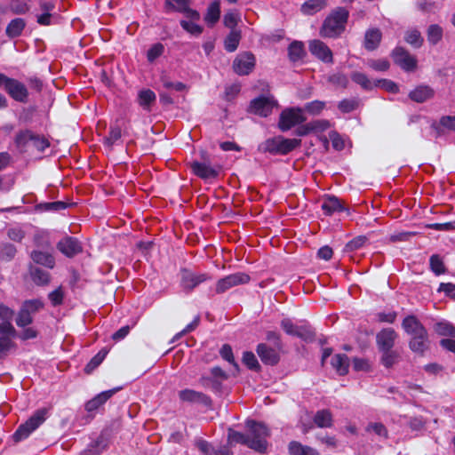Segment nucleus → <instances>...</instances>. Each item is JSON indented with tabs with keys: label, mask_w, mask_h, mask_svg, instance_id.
I'll list each match as a JSON object with an SVG mask.
<instances>
[{
	"label": "nucleus",
	"mask_w": 455,
	"mask_h": 455,
	"mask_svg": "<svg viewBox=\"0 0 455 455\" xmlns=\"http://www.w3.org/2000/svg\"><path fill=\"white\" fill-rule=\"evenodd\" d=\"M246 427L249 431L248 435L229 429L228 435V443L245 444L259 452L266 451L267 446V438L269 436V430L267 426L254 420H247Z\"/></svg>",
	"instance_id": "obj_1"
},
{
	"label": "nucleus",
	"mask_w": 455,
	"mask_h": 455,
	"mask_svg": "<svg viewBox=\"0 0 455 455\" xmlns=\"http://www.w3.org/2000/svg\"><path fill=\"white\" fill-rule=\"evenodd\" d=\"M348 12L344 8H338L328 16L321 28V36L323 37H336L345 30Z\"/></svg>",
	"instance_id": "obj_2"
},
{
	"label": "nucleus",
	"mask_w": 455,
	"mask_h": 455,
	"mask_svg": "<svg viewBox=\"0 0 455 455\" xmlns=\"http://www.w3.org/2000/svg\"><path fill=\"white\" fill-rule=\"evenodd\" d=\"M300 144L301 140L299 139H286L283 136H276L264 141L260 149L273 155H286L299 147Z\"/></svg>",
	"instance_id": "obj_3"
},
{
	"label": "nucleus",
	"mask_w": 455,
	"mask_h": 455,
	"mask_svg": "<svg viewBox=\"0 0 455 455\" xmlns=\"http://www.w3.org/2000/svg\"><path fill=\"white\" fill-rule=\"evenodd\" d=\"M306 121L304 110L300 108H288L283 109L279 116L278 128L282 132L290 131L291 128L303 124Z\"/></svg>",
	"instance_id": "obj_4"
},
{
	"label": "nucleus",
	"mask_w": 455,
	"mask_h": 455,
	"mask_svg": "<svg viewBox=\"0 0 455 455\" xmlns=\"http://www.w3.org/2000/svg\"><path fill=\"white\" fill-rule=\"evenodd\" d=\"M47 411L45 409L39 410L23 425L20 426L13 438L15 442L27 438L34 430H36L46 419Z\"/></svg>",
	"instance_id": "obj_5"
},
{
	"label": "nucleus",
	"mask_w": 455,
	"mask_h": 455,
	"mask_svg": "<svg viewBox=\"0 0 455 455\" xmlns=\"http://www.w3.org/2000/svg\"><path fill=\"white\" fill-rule=\"evenodd\" d=\"M249 275L243 272H236L220 279L216 283V292L223 293L228 290L250 282Z\"/></svg>",
	"instance_id": "obj_6"
},
{
	"label": "nucleus",
	"mask_w": 455,
	"mask_h": 455,
	"mask_svg": "<svg viewBox=\"0 0 455 455\" xmlns=\"http://www.w3.org/2000/svg\"><path fill=\"white\" fill-rule=\"evenodd\" d=\"M190 0H165L164 7L167 12H177L182 13L185 18L200 20V13L190 8Z\"/></svg>",
	"instance_id": "obj_7"
},
{
	"label": "nucleus",
	"mask_w": 455,
	"mask_h": 455,
	"mask_svg": "<svg viewBox=\"0 0 455 455\" xmlns=\"http://www.w3.org/2000/svg\"><path fill=\"white\" fill-rule=\"evenodd\" d=\"M0 86L4 87L10 96L16 100L23 101L28 96V91L23 84L2 74H0Z\"/></svg>",
	"instance_id": "obj_8"
},
{
	"label": "nucleus",
	"mask_w": 455,
	"mask_h": 455,
	"mask_svg": "<svg viewBox=\"0 0 455 455\" xmlns=\"http://www.w3.org/2000/svg\"><path fill=\"white\" fill-rule=\"evenodd\" d=\"M255 67V57L249 52L239 53L233 61V69L239 76L250 74Z\"/></svg>",
	"instance_id": "obj_9"
},
{
	"label": "nucleus",
	"mask_w": 455,
	"mask_h": 455,
	"mask_svg": "<svg viewBox=\"0 0 455 455\" xmlns=\"http://www.w3.org/2000/svg\"><path fill=\"white\" fill-rule=\"evenodd\" d=\"M392 58L396 65L405 71H413L417 67V60L402 47L392 52Z\"/></svg>",
	"instance_id": "obj_10"
},
{
	"label": "nucleus",
	"mask_w": 455,
	"mask_h": 455,
	"mask_svg": "<svg viewBox=\"0 0 455 455\" xmlns=\"http://www.w3.org/2000/svg\"><path fill=\"white\" fill-rule=\"evenodd\" d=\"M281 327L288 335L296 336L306 341L312 340L315 336L314 332L309 328L295 325L288 318L282 320Z\"/></svg>",
	"instance_id": "obj_11"
},
{
	"label": "nucleus",
	"mask_w": 455,
	"mask_h": 455,
	"mask_svg": "<svg viewBox=\"0 0 455 455\" xmlns=\"http://www.w3.org/2000/svg\"><path fill=\"white\" fill-rule=\"evenodd\" d=\"M209 279L211 276L205 273L196 274L187 269L181 271V286L188 291Z\"/></svg>",
	"instance_id": "obj_12"
},
{
	"label": "nucleus",
	"mask_w": 455,
	"mask_h": 455,
	"mask_svg": "<svg viewBox=\"0 0 455 455\" xmlns=\"http://www.w3.org/2000/svg\"><path fill=\"white\" fill-rule=\"evenodd\" d=\"M275 105L273 98L259 97L251 102L250 108L254 114L266 117L271 114Z\"/></svg>",
	"instance_id": "obj_13"
},
{
	"label": "nucleus",
	"mask_w": 455,
	"mask_h": 455,
	"mask_svg": "<svg viewBox=\"0 0 455 455\" xmlns=\"http://www.w3.org/2000/svg\"><path fill=\"white\" fill-rule=\"evenodd\" d=\"M275 347H269L264 343H260L257 346V354L259 356L260 360L265 364L275 365L279 362V351Z\"/></svg>",
	"instance_id": "obj_14"
},
{
	"label": "nucleus",
	"mask_w": 455,
	"mask_h": 455,
	"mask_svg": "<svg viewBox=\"0 0 455 455\" xmlns=\"http://www.w3.org/2000/svg\"><path fill=\"white\" fill-rule=\"evenodd\" d=\"M309 51L310 52L326 63L332 62V52L331 49L322 41L320 40H313L309 43Z\"/></svg>",
	"instance_id": "obj_15"
},
{
	"label": "nucleus",
	"mask_w": 455,
	"mask_h": 455,
	"mask_svg": "<svg viewBox=\"0 0 455 455\" xmlns=\"http://www.w3.org/2000/svg\"><path fill=\"white\" fill-rule=\"evenodd\" d=\"M397 338V334L392 328H385L380 331L377 336V345L379 350H389L394 345Z\"/></svg>",
	"instance_id": "obj_16"
},
{
	"label": "nucleus",
	"mask_w": 455,
	"mask_h": 455,
	"mask_svg": "<svg viewBox=\"0 0 455 455\" xmlns=\"http://www.w3.org/2000/svg\"><path fill=\"white\" fill-rule=\"evenodd\" d=\"M204 159V162L194 161L191 163L194 173L202 179L216 178L219 174L218 170L212 167L205 158Z\"/></svg>",
	"instance_id": "obj_17"
},
{
	"label": "nucleus",
	"mask_w": 455,
	"mask_h": 455,
	"mask_svg": "<svg viewBox=\"0 0 455 455\" xmlns=\"http://www.w3.org/2000/svg\"><path fill=\"white\" fill-rule=\"evenodd\" d=\"M402 326L411 338L424 334L425 331H427L426 328L414 315L405 317L402 323Z\"/></svg>",
	"instance_id": "obj_18"
},
{
	"label": "nucleus",
	"mask_w": 455,
	"mask_h": 455,
	"mask_svg": "<svg viewBox=\"0 0 455 455\" xmlns=\"http://www.w3.org/2000/svg\"><path fill=\"white\" fill-rule=\"evenodd\" d=\"M409 347L412 352L423 355L429 348L427 331H425L424 334L411 338Z\"/></svg>",
	"instance_id": "obj_19"
},
{
	"label": "nucleus",
	"mask_w": 455,
	"mask_h": 455,
	"mask_svg": "<svg viewBox=\"0 0 455 455\" xmlns=\"http://www.w3.org/2000/svg\"><path fill=\"white\" fill-rule=\"evenodd\" d=\"M59 250L68 257H73L82 250L77 240L73 238H64L58 244Z\"/></svg>",
	"instance_id": "obj_20"
},
{
	"label": "nucleus",
	"mask_w": 455,
	"mask_h": 455,
	"mask_svg": "<svg viewBox=\"0 0 455 455\" xmlns=\"http://www.w3.org/2000/svg\"><path fill=\"white\" fill-rule=\"evenodd\" d=\"M220 17V1L214 0L207 7L204 14V21L209 27H213Z\"/></svg>",
	"instance_id": "obj_21"
},
{
	"label": "nucleus",
	"mask_w": 455,
	"mask_h": 455,
	"mask_svg": "<svg viewBox=\"0 0 455 455\" xmlns=\"http://www.w3.org/2000/svg\"><path fill=\"white\" fill-rule=\"evenodd\" d=\"M321 208L325 215H331L344 210L341 202L335 196L324 197L322 201Z\"/></svg>",
	"instance_id": "obj_22"
},
{
	"label": "nucleus",
	"mask_w": 455,
	"mask_h": 455,
	"mask_svg": "<svg viewBox=\"0 0 455 455\" xmlns=\"http://www.w3.org/2000/svg\"><path fill=\"white\" fill-rule=\"evenodd\" d=\"M13 312L9 307L0 304V319L4 321L0 324V331L8 334L14 333V328L10 323L12 319Z\"/></svg>",
	"instance_id": "obj_23"
},
{
	"label": "nucleus",
	"mask_w": 455,
	"mask_h": 455,
	"mask_svg": "<svg viewBox=\"0 0 455 455\" xmlns=\"http://www.w3.org/2000/svg\"><path fill=\"white\" fill-rule=\"evenodd\" d=\"M382 34L378 28H371L366 31L364 36V47L369 51L375 50L380 41H381Z\"/></svg>",
	"instance_id": "obj_24"
},
{
	"label": "nucleus",
	"mask_w": 455,
	"mask_h": 455,
	"mask_svg": "<svg viewBox=\"0 0 455 455\" xmlns=\"http://www.w3.org/2000/svg\"><path fill=\"white\" fill-rule=\"evenodd\" d=\"M331 363L338 374L346 375L348 372L349 360L346 355L337 354L333 355Z\"/></svg>",
	"instance_id": "obj_25"
},
{
	"label": "nucleus",
	"mask_w": 455,
	"mask_h": 455,
	"mask_svg": "<svg viewBox=\"0 0 455 455\" xmlns=\"http://www.w3.org/2000/svg\"><path fill=\"white\" fill-rule=\"evenodd\" d=\"M288 450L290 455H319V452L315 449L303 445L296 441H292L289 443Z\"/></svg>",
	"instance_id": "obj_26"
},
{
	"label": "nucleus",
	"mask_w": 455,
	"mask_h": 455,
	"mask_svg": "<svg viewBox=\"0 0 455 455\" xmlns=\"http://www.w3.org/2000/svg\"><path fill=\"white\" fill-rule=\"evenodd\" d=\"M433 90L425 85H420L411 91L409 94L411 100L416 102H424L433 96Z\"/></svg>",
	"instance_id": "obj_27"
},
{
	"label": "nucleus",
	"mask_w": 455,
	"mask_h": 455,
	"mask_svg": "<svg viewBox=\"0 0 455 455\" xmlns=\"http://www.w3.org/2000/svg\"><path fill=\"white\" fill-rule=\"evenodd\" d=\"M314 423L321 428H327L332 426V414L329 410H320L314 416Z\"/></svg>",
	"instance_id": "obj_28"
},
{
	"label": "nucleus",
	"mask_w": 455,
	"mask_h": 455,
	"mask_svg": "<svg viewBox=\"0 0 455 455\" xmlns=\"http://www.w3.org/2000/svg\"><path fill=\"white\" fill-rule=\"evenodd\" d=\"M199 20H194L192 18H186L184 20H181L180 21V24L181 28L185 31L189 33L190 35L198 36L204 31L203 27L198 24Z\"/></svg>",
	"instance_id": "obj_29"
},
{
	"label": "nucleus",
	"mask_w": 455,
	"mask_h": 455,
	"mask_svg": "<svg viewBox=\"0 0 455 455\" xmlns=\"http://www.w3.org/2000/svg\"><path fill=\"white\" fill-rule=\"evenodd\" d=\"M156 93L149 89L141 90L138 94V102L140 106L148 111L150 110V106L156 101Z\"/></svg>",
	"instance_id": "obj_30"
},
{
	"label": "nucleus",
	"mask_w": 455,
	"mask_h": 455,
	"mask_svg": "<svg viewBox=\"0 0 455 455\" xmlns=\"http://www.w3.org/2000/svg\"><path fill=\"white\" fill-rule=\"evenodd\" d=\"M306 52L301 42L294 41L289 45L288 55L291 61L296 62L302 60Z\"/></svg>",
	"instance_id": "obj_31"
},
{
	"label": "nucleus",
	"mask_w": 455,
	"mask_h": 455,
	"mask_svg": "<svg viewBox=\"0 0 455 455\" xmlns=\"http://www.w3.org/2000/svg\"><path fill=\"white\" fill-rule=\"evenodd\" d=\"M240 39V31L232 29L225 39V49L229 52H235L238 47Z\"/></svg>",
	"instance_id": "obj_32"
},
{
	"label": "nucleus",
	"mask_w": 455,
	"mask_h": 455,
	"mask_svg": "<svg viewBox=\"0 0 455 455\" xmlns=\"http://www.w3.org/2000/svg\"><path fill=\"white\" fill-rule=\"evenodd\" d=\"M112 396V391L102 392L101 394L90 400L86 404V409L90 411L97 410Z\"/></svg>",
	"instance_id": "obj_33"
},
{
	"label": "nucleus",
	"mask_w": 455,
	"mask_h": 455,
	"mask_svg": "<svg viewBox=\"0 0 455 455\" xmlns=\"http://www.w3.org/2000/svg\"><path fill=\"white\" fill-rule=\"evenodd\" d=\"M179 396L182 401L186 402H204L206 399L204 394L191 389L181 390Z\"/></svg>",
	"instance_id": "obj_34"
},
{
	"label": "nucleus",
	"mask_w": 455,
	"mask_h": 455,
	"mask_svg": "<svg viewBox=\"0 0 455 455\" xmlns=\"http://www.w3.org/2000/svg\"><path fill=\"white\" fill-rule=\"evenodd\" d=\"M404 40L407 44H411L414 48H419L423 44V37L417 29H411L406 31L404 35Z\"/></svg>",
	"instance_id": "obj_35"
},
{
	"label": "nucleus",
	"mask_w": 455,
	"mask_h": 455,
	"mask_svg": "<svg viewBox=\"0 0 455 455\" xmlns=\"http://www.w3.org/2000/svg\"><path fill=\"white\" fill-rule=\"evenodd\" d=\"M351 79L364 90H372L374 88V81H371L363 73L354 72L351 75Z\"/></svg>",
	"instance_id": "obj_36"
},
{
	"label": "nucleus",
	"mask_w": 455,
	"mask_h": 455,
	"mask_svg": "<svg viewBox=\"0 0 455 455\" xmlns=\"http://www.w3.org/2000/svg\"><path fill=\"white\" fill-rule=\"evenodd\" d=\"M427 41L435 45L438 44L443 37V28L436 24L430 25L427 32Z\"/></svg>",
	"instance_id": "obj_37"
},
{
	"label": "nucleus",
	"mask_w": 455,
	"mask_h": 455,
	"mask_svg": "<svg viewBox=\"0 0 455 455\" xmlns=\"http://www.w3.org/2000/svg\"><path fill=\"white\" fill-rule=\"evenodd\" d=\"M32 259L36 263L44 265L48 267H53L54 266L53 258L50 254L43 251H34L32 253Z\"/></svg>",
	"instance_id": "obj_38"
},
{
	"label": "nucleus",
	"mask_w": 455,
	"mask_h": 455,
	"mask_svg": "<svg viewBox=\"0 0 455 455\" xmlns=\"http://www.w3.org/2000/svg\"><path fill=\"white\" fill-rule=\"evenodd\" d=\"M108 353V351L105 349L100 351L85 366L84 371L91 374L102 363Z\"/></svg>",
	"instance_id": "obj_39"
},
{
	"label": "nucleus",
	"mask_w": 455,
	"mask_h": 455,
	"mask_svg": "<svg viewBox=\"0 0 455 455\" xmlns=\"http://www.w3.org/2000/svg\"><path fill=\"white\" fill-rule=\"evenodd\" d=\"M435 331L442 336L455 338V327L448 322H439L435 325Z\"/></svg>",
	"instance_id": "obj_40"
},
{
	"label": "nucleus",
	"mask_w": 455,
	"mask_h": 455,
	"mask_svg": "<svg viewBox=\"0 0 455 455\" xmlns=\"http://www.w3.org/2000/svg\"><path fill=\"white\" fill-rule=\"evenodd\" d=\"M368 433L373 432L375 435L387 439L388 437V431L387 427L380 422H371L366 427Z\"/></svg>",
	"instance_id": "obj_41"
},
{
	"label": "nucleus",
	"mask_w": 455,
	"mask_h": 455,
	"mask_svg": "<svg viewBox=\"0 0 455 455\" xmlns=\"http://www.w3.org/2000/svg\"><path fill=\"white\" fill-rule=\"evenodd\" d=\"M324 6V0H309L306 2L301 10L306 14H311L320 11Z\"/></svg>",
	"instance_id": "obj_42"
},
{
	"label": "nucleus",
	"mask_w": 455,
	"mask_h": 455,
	"mask_svg": "<svg viewBox=\"0 0 455 455\" xmlns=\"http://www.w3.org/2000/svg\"><path fill=\"white\" fill-rule=\"evenodd\" d=\"M381 351L383 353L381 362L385 367L389 368L397 363L399 355L396 351L392 350V348Z\"/></svg>",
	"instance_id": "obj_43"
},
{
	"label": "nucleus",
	"mask_w": 455,
	"mask_h": 455,
	"mask_svg": "<svg viewBox=\"0 0 455 455\" xmlns=\"http://www.w3.org/2000/svg\"><path fill=\"white\" fill-rule=\"evenodd\" d=\"M25 27V23L20 19L13 20L7 27L6 33L9 36H18Z\"/></svg>",
	"instance_id": "obj_44"
},
{
	"label": "nucleus",
	"mask_w": 455,
	"mask_h": 455,
	"mask_svg": "<svg viewBox=\"0 0 455 455\" xmlns=\"http://www.w3.org/2000/svg\"><path fill=\"white\" fill-rule=\"evenodd\" d=\"M328 82L336 87L347 88L348 85V77L343 73H334L328 77Z\"/></svg>",
	"instance_id": "obj_45"
},
{
	"label": "nucleus",
	"mask_w": 455,
	"mask_h": 455,
	"mask_svg": "<svg viewBox=\"0 0 455 455\" xmlns=\"http://www.w3.org/2000/svg\"><path fill=\"white\" fill-rule=\"evenodd\" d=\"M431 270L437 275L445 273V267L442 259L438 255H432L430 257Z\"/></svg>",
	"instance_id": "obj_46"
},
{
	"label": "nucleus",
	"mask_w": 455,
	"mask_h": 455,
	"mask_svg": "<svg viewBox=\"0 0 455 455\" xmlns=\"http://www.w3.org/2000/svg\"><path fill=\"white\" fill-rule=\"evenodd\" d=\"M375 87H380L387 92L396 93L398 92V86L397 84L388 79H379L374 81V88Z\"/></svg>",
	"instance_id": "obj_47"
},
{
	"label": "nucleus",
	"mask_w": 455,
	"mask_h": 455,
	"mask_svg": "<svg viewBox=\"0 0 455 455\" xmlns=\"http://www.w3.org/2000/svg\"><path fill=\"white\" fill-rule=\"evenodd\" d=\"M325 108V102L321 100H313L311 102H307L305 105L303 110H306L311 115H318L322 112V110Z\"/></svg>",
	"instance_id": "obj_48"
},
{
	"label": "nucleus",
	"mask_w": 455,
	"mask_h": 455,
	"mask_svg": "<svg viewBox=\"0 0 455 455\" xmlns=\"http://www.w3.org/2000/svg\"><path fill=\"white\" fill-rule=\"evenodd\" d=\"M243 362L251 370L259 368V362L252 352H244L243 355Z\"/></svg>",
	"instance_id": "obj_49"
},
{
	"label": "nucleus",
	"mask_w": 455,
	"mask_h": 455,
	"mask_svg": "<svg viewBox=\"0 0 455 455\" xmlns=\"http://www.w3.org/2000/svg\"><path fill=\"white\" fill-rule=\"evenodd\" d=\"M16 323L20 327L27 326L32 323V316L30 313L23 307L17 316Z\"/></svg>",
	"instance_id": "obj_50"
},
{
	"label": "nucleus",
	"mask_w": 455,
	"mask_h": 455,
	"mask_svg": "<svg viewBox=\"0 0 455 455\" xmlns=\"http://www.w3.org/2000/svg\"><path fill=\"white\" fill-rule=\"evenodd\" d=\"M367 241L363 235L357 236L346 244V251H352L362 248Z\"/></svg>",
	"instance_id": "obj_51"
},
{
	"label": "nucleus",
	"mask_w": 455,
	"mask_h": 455,
	"mask_svg": "<svg viewBox=\"0 0 455 455\" xmlns=\"http://www.w3.org/2000/svg\"><path fill=\"white\" fill-rule=\"evenodd\" d=\"M357 105V100L345 99L339 103L338 108L343 113H349L355 110Z\"/></svg>",
	"instance_id": "obj_52"
},
{
	"label": "nucleus",
	"mask_w": 455,
	"mask_h": 455,
	"mask_svg": "<svg viewBox=\"0 0 455 455\" xmlns=\"http://www.w3.org/2000/svg\"><path fill=\"white\" fill-rule=\"evenodd\" d=\"M220 355L223 359L228 361V363H232L236 369L238 368L237 363L235 362L232 348L229 345L225 344L220 348Z\"/></svg>",
	"instance_id": "obj_53"
},
{
	"label": "nucleus",
	"mask_w": 455,
	"mask_h": 455,
	"mask_svg": "<svg viewBox=\"0 0 455 455\" xmlns=\"http://www.w3.org/2000/svg\"><path fill=\"white\" fill-rule=\"evenodd\" d=\"M31 277L37 284H44L49 281L48 275L37 268L31 271Z\"/></svg>",
	"instance_id": "obj_54"
},
{
	"label": "nucleus",
	"mask_w": 455,
	"mask_h": 455,
	"mask_svg": "<svg viewBox=\"0 0 455 455\" xmlns=\"http://www.w3.org/2000/svg\"><path fill=\"white\" fill-rule=\"evenodd\" d=\"M164 45L162 44H156L151 46V48L148 51V60L149 61H154L164 52Z\"/></svg>",
	"instance_id": "obj_55"
},
{
	"label": "nucleus",
	"mask_w": 455,
	"mask_h": 455,
	"mask_svg": "<svg viewBox=\"0 0 455 455\" xmlns=\"http://www.w3.org/2000/svg\"><path fill=\"white\" fill-rule=\"evenodd\" d=\"M329 137L331 141L332 147L336 150H342L344 148V147H345L344 140L337 132H335V131L331 132L329 133Z\"/></svg>",
	"instance_id": "obj_56"
},
{
	"label": "nucleus",
	"mask_w": 455,
	"mask_h": 455,
	"mask_svg": "<svg viewBox=\"0 0 455 455\" xmlns=\"http://www.w3.org/2000/svg\"><path fill=\"white\" fill-rule=\"evenodd\" d=\"M368 66L374 70L386 71L389 68V62L387 60H371L368 61Z\"/></svg>",
	"instance_id": "obj_57"
},
{
	"label": "nucleus",
	"mask_w": 455,
	"mask_h": 455,
	"mask_svg": "<svg viewBox=\"0 0 455 455\" xmlns=\"http://www.w3.org/2000/svg\"><path fill=\"white\" fill-rule=\"evenodd\" d=\"M196 447L204 455H213L214 448L205 440H197L196 442Z\"/></svg>",
	"instance_id": "obj_58"
},
{
	"label": "nucleus",
	"mask_w": 455,
	"mask_h": 455,
	"mask_svg": "<svg viewBox=\"0 0 455 455\" xmlns=\"http://www.w3.org/2000/svg\"><path fill=\"white\" fill-rule=\"evenodd\" d=\"M310 123L312 132H323L331 127V123L325 119L315 120Z\"/></svg>",
	"instance_id": "obj_59"
},
{
	"label": "nucleus",
	"mask_w": 455,
	"mask_h": 455,
	"mask_svg": "<svg viewBox=\"0 0 455 455\" xmlns=\"http://www.w3.org/2000/svg\"><path fill=\"white\" fill-rule=\"evenodd\" d=\"M22 307L26 308V310H28L30 313V315H32L37 312L40 308H42L43 304L38 299H33L26 301Z\"/></svg>",
	"instance_id": "obj_60"
},
{
	"label": "nucleus",
	"mask_w": 455,
	"mask_h": 455,
	"mask_svg": "<svg viewBox=\"0 0 455 455\" xmlns=\"http://www.w3.org/2000/svg\"><path fill=\"white\" fill-rule=\"evenodd\" d=\"M237 20V15L233 12H228L224 15V25L231 29H234V28L236 26Z\"/></svg>",
	"instance_id": "obj_61"
},
{
	"label": "nucleus",
	"mask_w": 455,
	"mask_h": 455,
	"mask_svg": "<svg viewBox=\"0 0 455 455\" xmlns=\"http://www.w3.org/2000/svg\"><path fill=\"white\" fill-rule=\"evenodd\" d=\"M199 322H200V317L199 316L195 317V319L190 323H188L181 331H180L179 333H177L175 335L174 339H178L181 336L194 331L198 326Z\"/></svg>",
	"instance_id": "obj_62"
},
{
	"label": "nucleus",
	"mask_w": 455,
	"mask_h": 455,
	"mask_svg": "<svg viewBox=\"0 0 455 455\" xmlns=\"http://www.w3.org/2000/svg\"><path fill=\"white\" fill-rule=\"evenodd\" d=\"M353 367L355 371H367L370 370V363L368 360L363 358H355L353 360Z\"/></svg>",
	"instance_id": "obj_63"
},
{
	"label": "nucleus",
	"mask_w": 455,
	"mask_h": 455,
	"mask_svg": "<svg viewBox=\"0 0 455 455\" xmlns=\"http://www.w3.org/2000/svg\"><path fill=\"white\" fill-rule=\"evenodd\" d=\"M438 291H443L445 294L455 298V284L442 283L438 288Z\"/></svg>",
	"instance_id": "obj_64"
}]
</instances>
